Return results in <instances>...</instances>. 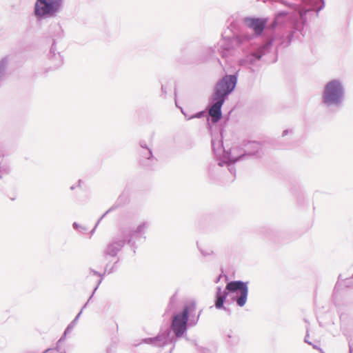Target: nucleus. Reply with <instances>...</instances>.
Instances as JSON below:
<instances>
[{"mask_svg": "<svg viewBox=\"0 0 353 353\" xmlns=\"http://www.w3.org/2000/svg\"><path fill=\"white\" fill-rule=\"evenodd\" d=\"M66 335H67V334H65V332H63V335L61 336V338L58 341L59 343H61L65 339Z\"/></svg>", "mask_w": 353, "mask_h": 353, "instance_id": "72a5a7b5", "label": "nucleus"}, {"mask_svg": "<svg viewBox=\"0 0 353 353\" xmlns=\"http://www.w3.org/2000/svg\"><path fill=\"white\" fill-rule=\"evenodd\" d=\"M224 337L227 343L230 346H235L239 342V336L231 330L224 334Z\"/></svg>", "mask_w": 353, "mask_h": 353, "instance_id": "2eb2a0df", "label": "nucleus"}, {"mask_svg": "<svg viewBox=\"0 0 353 353\" xmlns=\"http://www.w3.org/2000/svg\"><path fill=\"white\" fill-rule=\"evenodd\" d=\"M91 274L94 276H99V279H97V281H96V286L94 288L93 292H92L91 296L89 297L88 301L84 304L83 308H85L87 307L88 303L91 301L95 292L97 291V290L98 289L99 286L100 285V284L101 283V282L103 279V274H101L100 272H99L93 269H90V274Z\"/></svg>", "mask_w": 353, "mask_h": 353, "instance_id": "dca6fc26", "label": "nucleus"}, {"mask_svg": "<svg viewBox=\"0 0 353 353\" xmlns=\"http://www.w3.org/2000/svg\"><path fill=\"white\" fill-rule=\"evenodd\" d=\"M42 353H54V350H53V348H48Z\"/></svg>", "mask_w": 353, "mask_h": 353, "instance_id": "c9c22d12", "label": "nucleus"}, {"mask_svg": "<svg viewBox=\"0 0 353 353\" xmlns=\"http://www.w3.org/2000/svg\"><path fill=\"white\" fill-rule=\"evenodd\" d=\"M289 132H292V130H285L283 131L282 132V136L283 137H285L286 136L287 134H288Z\"/></svg>", "mask_w": 353, "mask_h": 353, "instance_id": "4c0bfd02", "label": "nucleus"}, {"mask_svg": "<svg viewBox=\"0 0 353 353\" xmlns=\"http://www.w3.org/2000/svg\"><path fill=\"white\" fill-rule=\"evenodd\" d=\"M174 94H175V96L176 95V90H174Z\"/></svg>", "mask_w": 353, "mask_h": 353, "instance_id": "de8ad7c7", "label": "nucleus"}, {"mask_svg": "<svg viewBox=\"0 0 353 353\" xmlns=\"http://www.w3.org/2000/svg\"><path fill=\"white\" fill-rule=\"evenodd\" d=\"M200 314H201V312H199V314L196 316H194L193 315H190L189 319H188V326H191V327L196 325L197 324L198 321H199ZM190 314H192V313Z\"/></svg>", "mask_w": 353, "mask_h": 353, "instance_id": "6ab92c4d", "label": "nucleus"}, {"mask_svg": "<svg viewBox=\"0 0 353 353\" xmlns=\"http://www.w3.org/2000/svg\"><path fill=\"white\" fill-rule=\"evenodd\" d=\"M234 294L233 299L239 307H243L248 299V282L243 281H231L227 283L225 288L222 291L221 286L216 288L214 306L218 310H223L228 314H231L230 308L224 306L228 295Z\"/></svg>", "mask_w": 353, "mask_h": 353, "instance_id": "423d86ee", "label": "nucleus"}, {"mask_svg": "<svg viewBox=\"0 0 353 353\" xmlns=\"http://www.w3.org/2000/svg\"><path fill=\"white\" fill-rule=\"evenodd\" d=\"M119 259H118L114 263L112 266H114V268H115V266L117 265V264L118 263Z\"/></svg>", "mask_w": 353, "mask_h": 353, "instance_id": "79ce46f5", "label": "nucleus"}, {"mask_svg": "<svg viewBox=\"0 0 353 353\" xmlns=\"http://www.w3.org/2000/svg\"><path fill=\"white\" fill-rule=\"evenodd\" d=\"M212 148L216 156H218L221 154V152H223V155L225 154V152H227L223 148V143L222 139H215L212 138Z\"/></svg>", "mask_w": 353, "mask_h": 353, "instance_id": "f3484780", "label": "nucleus"}, {"mask_svg": "<svg viewBox=\"0 0 353 353\" xmlns=\"http://www.w3.org/2000/svg\"><path fill=\"white\" fill-rule=\"evenodd\" d=\"M48 57L54 69L60 67L63 64V57L59 52H57L54 39H53V43L50 48Z\"/></svg>", "mask_w": 353, "mask_h": 353, "instance_id": "f8f14e48", "label": "nucleus"}, {"mask_svg": "<svg viewBox=\"0 0 353 353\" xmlns=\"http://www.w3.org/2000/svg\"><path fill=\"white\" fill-rule=\"evenodd\" d=\"M352 279H353V274L350 279H345V285L346 287H352L353 288V283H352Z\"/></svg>", "mask_w": 353, "mask_h": 353, "instance_id": "c85d7f7f", "label": "nucleus"}, {"mask_svg": "<svg viewBox=\"0 0 353 353\" xmlns=\"http://www.w3.org/2000/svg\"><path fill=\"white\" fill-rule=\"evenodd\" d=\"M312 345L313 348L316 349V350H319L323 353L322 350L320 347H319L317 345H313V344Z\"/></svg>", "mask_w": 353, "mask_h": 353, "instance_id": "ea45409f", "label": "nucleus"}, {"mask_svg": "<svg viewBox=\"0 0 353 353\" xmlns=\"http://www.w3.org/2000/svg\"><path fill=\"white\" fill-rule=\"evenodd\" d=\"M83 307H82L81 310L78 313V314L75 316V318L72 320V321L69 324V325L70 327H72V328L74 327V326L76 325L78 320H79V318L80 317L81 313H82V310H83Z\"/></svg>", "mask_w": 353, "mask_h": 353, "instance_id": "5701e85b", "label": "nucleus"}, {"mask_svg": "<svg viewBox=\"0 0 353 353\" xmlns=\"http://www.w3.org/2000/svg\"><path fill=\"white\" fill-rule=\"evenodd\" d=\"M276 7L285 6L286 9L278 12L273 26L292 17L295 30H303L307 11L314 10L318 14L325 6L323 0H276Z\"/></svg>", "mask_w": 353, "mask_h": 353, "instance_id": "7ed1b4c3", "label": "nucleus"}, {"mask_svg": "<svg viewBox=\"0 0 353 353\" xmlns=\"http://www.w3.org/2000/svg\"><path fill=\"white\" fill-rule=\"evenodd\" d=\"M50 28L54 30V37H61L63 35V30L59 23H55L50 25Z\"/></svg>", "mask_w": 353, "mask_h": 353, "instance_id": "a211bd4d", "label": "nucleus"}, {"mask_svg": "<svg viewBox=\"0 0 353 353\" xmlns=\"http://www.w3.org/2000/svg\"><path fill=\"white\" fill-rule=\"evenodd\" d=\"M74 189H75V185H72V186L70 187V190H74Z\"/></svg>", "mask_w": 353, "mask_h": 353, "instance_id": "37998d69", "label": "nucleus"}, {"mask_svg": "<svg viewBox=\"0 0 353 353\" xmlns=\"http://www.w3.org/2000/svg\"><path fill=\"white\" fill-rule=\"evenodd\" d=\"M72 227L74 230H77L78 232H79L82 234L88 230L87 227H85L84 225H81L79 223H77V222H74L72 223Z\"/></svg>", "mask_w": 353, "mask_h": 353, "instance_id": "412c9836", "label": "nucleus"}, {"mask_svg": "<svg viewBox=\"0 0 353 353\" xmlns=\"http://www.w3.org/2000/svg\"><path fill=\"white\" fill-rule=\"evenodd\" d=\"M149 223L143 221L137 228L124 227L120 230V234L125 243H127L132 250L134 254L136 253L139 245L143 243L146 239L145 232L149 227Z\"/></svg>", "mask_w": 353, "mask_h": 353, "instance_id": "0eeeda50", "label": "nucleus"}, {"mask_svg": "<svg viewBox=\"0 0 353 353\" xmlns=\"http://www.w3.org/2000/svg\"><path fill=\"white\" fill-rule=\"evenodd\" d=\"M177 302V292H175L170 299L169 304L174 306Z\"/></svg>", "mask_w": 353, "mask_h": 353, "instance_id": "393cba45", "label": "nucleus"}, {"mask_svg": "<svg viewBox=\"0 0 353 353\" xmlns=\"http://www.w3.org/2000/svg\"><path fill=\"white\" fill-rule=\"evenodd\" d=\"M308 337H309V334H308V331H307V334L305 336L304 341H305V343H306L309 345H312V342L308 341Z\"/></svg>", "mask_w": 353, "mask_h": 353, "instance_id": "2f4dec72", "label": "nucleus"}, {"mask_svg": "<svg viewBox=\"0 0 353 353\" xmlns=\"http://www.w3.org/2000/svg\"><path fill=\"white\" fill-rule=\"evenodd\" d=\"M350 353H353V341H349Z\"/></svg>", "mask_w": 353, "mask_h": 353, "instance_id": "f704fd0d", "label": "nucleus"}, {"mask_svg": "<svg viewBox=\"0 0 353 353\" xmlns=\"http://www.w3.org/2000/svg\"><path fill=\"white\" fill-rule=\"evenodd\" d=\"M125 243L120 232L115 235L106 245L103 250V256L108 257H116L119 252L124 247Z\"/></svg>", "mask_w": 353, "mask_h": 353, "instance_id": "9d476101", "label": "nucleus"}, {"mask_svg": "<svg viewBox=\"0 0 353 353\" xmlns=\"http://www.w3.org/2000/svg\"><path fill=\"white\" fill-rule=\"evenodd\" d=\"M200 252L203 256H210L213 253L211 250H204L203 249H200Z\"/></svg>", "mask_w": 353, "mask_h": 353, "instance_id": "cd10ccee", "label": "nucleus"}, {"mask_svg": "<svg viewBox=\"0 0 353 353\" xmlns=\"http://www.w3.org/2000/svg\"><path fill=\"white\" fill-rule=\"evenodd\" d=\"M110 266V263H107L105 265V270H104V272L103 273V276L105 274H111L112 272H113L114 271V266H111L110 268H109Z\"/></svg>", "mask_w": 353, "mask_h": 353, "instance_id": "b1692460", "label": "nucleus"}, {"mask_svg": "<svg viewBox=\"0 0 353 353\" xmlns=\"http://www.w3.org/2000/svg\"><path fill=\"white\" fill-rule=\"evenodd\" d=\"M80 183H81V180H79V181H78V186L80 185Z\"/></svg>", "mask_w": 353, "mask_h": 353, "instance_id": "a18cd8bd", "label": "nucleus"}, {"mask_svg": "<svg viewBox=\"0 0 353 353\" xmlns=\"http://www.w3.org/2000/svg\"><path fill=\"white\" fill-rule=\"evenodd\" d=\"M64 0H36L34 15L37 20L56 17L62 10Z\"/></svg>", "mask_w": 353, "mask_h": 353, "instance_id": "6e6552de", "label": "nucleus"}, {"mask_svg": "<svg viewBox=\"0 0 353 353\" xmlns=\"http://www.w3.org/2000/svg\"><path fill=\"white\" fill-rule=\"evenodd\" d=\"M181 108V112L185 115V117H186V119H188V118L189 117L188 115H187L183 110V109Z\"/></svg>", "mask_w": 353, "mask_h": 353, "instance_id": "a19ab883", "label": "nucleus"}, {"mask_svg": "<svg viewBox=\"0 0 353 353\" xmlns=\"http://www.w3.org/2000/svg\"><path fill=\"white\" fill-rule=\"evenodd\" d=\"M60 344H61V343H59V341L57 342L56 347H55V348L53 349V350H54V352L56 351L57 352H59L61 351Z\"/></svg>", "mask_w": 353, "mask_h": 353, "instance_id": "7c9ffc66", "label": "nucleus"}, {"mask_svg": "<svg viewBox=\"0 0 353 353\" xmlns=\"http://www.w3.org/2000/svg\"><path fill=\"white\" fill-rule=\"evenodd\" d=\"M124 203V198H123V195H121L118 197L117 201L115 202L114 204H113V205L110 208L101 216V218L98 220L97 223H96L94 228L92 229V230L91 231V234H93V233L94 232V230L97 228V226L98 225V224L99 223V222L102 220V219H103L108 213L115 210L116 209L120 208L123 203Z\"/></svg>", "mask_w": 353, "mask_h": 353, "instance_id": "4468645a", "label": "nucleus"}, {"mask_svg": "<svg viewBox=\"0 0 353 353\" xmlns=\"http://www.w3.org/2000/svg\"><path fill=\"white\" fill-rule=\"evenodd\" d=\"M139 164L144 168L150 169L157 162L154 157L152 149H141L139 151Z\"/></svg>", "mask_w": 353, "mask_h": 353, "instance_id": "9b49d317", "label": "nucleus"}, {"mask_svg": "<svg viewBox=\"0 0 353 353\" xmlns=\"http://www.w3.org/2000/svg\"><path fill=\"white\" fill-rule=\"evenodd\" d=\"M161 92L163 95H165L167 94L165 87L163 85H161Z\"/></svg>", "mask_w": 353, "mask_h": 353, "instance_id": "e433bc0d", "label": "nucleus"}, {"mask_svg": "<svg viewBox=\"0 0 353 353\" xmlns=\"http://www.w3.org/2000/svg\"><path fill=\"white\" fill-rule=\"evenodd\" d=\"M345 87L339 79L328 81L321 95V105L330 113H337L343 107L345 101Z\"/></svg>", "mask_w": 353, "mask_h": 353, "instance_id": "39448f33", "label": "nucleus"}, {"mask_svg": "<svg viewBox=\"0 0 353 353\" xmlns=\"http://www.w3.org/2000/svg\"><path fill=\"white\" fill-rule=\"evenodd\" d=\"M243 159V155H239L237 157H233L230 152H225L223 155V159H219L214 161L210 163L208 167L210 174H212L215 172V168L218 167H222L223 165H227L228 167L229 172L234 176L236 174V168L234 164L241 160Z\"/></svg>", "mask_w": 353, "mask_h": 353, "instance_id": "1a4fd4ad", "label": "nucleus"}, {"mask_svg": "<svg viewBox=\"0 0 353 353\" xmlns=\"http://www.w3.org/2000/svg\"><path fill=\"white\" fill-rule=\"evenodd\" d=\"M196 350L200 353H210V350L205 347L199 346L196 343H194Z\"/></svg>", "mask_w": 353, "mask_h": 353, "instance_id": "a878e982", "label": "nucleus"}, {"mask_svg": "<svg viewBox=\"0 0 353 353\" xmlns=\"http://www.w3.org/2000/svg\"><path fill=\"white\" fill-rule=\"evenodd\" d=\"M339 279H342V276H341V275H339Z\"/></svg>", "mask_w": 353, "mask_h": 353, "instance_id": "49530a36", "label": "nucleus"}, {"mask_svg": "<svg viewBox=\"0 0 353 353\" xmlns=\"http://www.w3.org/2000/svg\"><path fill=\"white\" fill-rule=\"evenodd\" d=\"M139 144H140L141 149H150L148 146V145L146 144L145 141H141Z\"/></svg>", "mask_w": 353, "mask_h": 353, "instance_id": "c756f323", "label": "nucleus"}, {"mask_svg": "<svg viewBox=\"0 0 353 353\" xmlns=\"http://www.w3.org/2000/svg\"><path fill=\"white\" fill-rule=\"evenodd\" d=\"M245 149L244 152L241 155L252 156L256 154L261 149L260 144L256 141H248L244 144Z\"/></svg>", "mask_w": 353, "mask_h": 353, "instance_id": "ddd939ff", "label": "nucleus"}, {"mask_svg": "<svg viewBox=\"0 0 353 353\" xmlns=\"http://www.w3.org/2000/svg\"><path fill=\"white\" fill-rule=\"evenodd\" d=\"M59 353H66L65 350L63 351H60Z\"/></svg>", "mask_w": 353, "mask_h": 353, "instance_id": "c03bdc74", "label": "nucleus"}, {"mask_svg": "<svg viewBox=\"0 0 353 353\" xmlns=\"http://www.w3.org/2000/svg\"><path fill=\"white\" fill-rule=\"evenodd\" d=\"M205 111H200L193 115L189 116V117L188 118V120H190V119H192L194 118L201 119V118L205 117Z\"/></svg>", "mask_w": 353, "mask_h": 353, "instance_id": "4be33fe9", "label": "nucleus"}, {"mask_svg": "<svg viewBox=\"0 0 353 353\" xmlns=\"http://www.w3.org/2000/svg\"><path fill=\"white\" fill-rule=\"evenodd\" d=\"M237 83V75L225 74L215 84L207 107L208 112V125L210 121L217 123L222 119L221 108L229 95L234 90Z\"/></svg>", "mask_w": 353, "mask_h": 353, "instance_id": "20e7f679", "label": "nucleus"}, {"mask_svg": "<svg viewBox=\"0 0 353 353\" xmlns=\"http://www.w3.org/2000/svg\"><path fill=\"white\" fill-rule=\"evenodd\" d=\"M12 168L8 163H1V176L3 174H9L11 172Z\"/></svg>", "mask_w": 353, "mask_h": 353, "instance_id": "aec40b11", "label": "nucleus"}, {"mask_svg": "<svg viewBox=\"0 0 353 353\" xmlns=\"http://www.w3.org/2000/svg\"><path fill=\"white\" fill-rule=\"evenodd\" d=\"M196 310V304L191 302L184 305L181 312L175 314L172 318L170 327L159 332L156 336L141 340L137 346L143 348L144 345H149L150 349L163 347L169 343H174L176 339L181 338L188 330V319L190 314Z\"/></svg>", "mask_w": 353, "mask_h": 353, "instance_id": "f03ea898", "label": "nucleus"}, {"mask_svg": "<svg viewBox=\"0 0 353 353\" xmlns=\"http://www.w3.org/2000/svg\"><path fill=\"white\" fill-rule=\"evenodd\" d=\"M73 330V328L72 327H70L69 325L67 326L66 329L65 330L64 332L65 334H68L70 333L72 330Z\"/></svg>", "mask_w": 353, "mask_h": 353, "instance_id": "473e14b6", "label": "nucleus"}, {"mask_svg": "<svg viewBox=\"0 0 353 353\" xmlns=\"http://www.w3.org/2000/svg\"><path fill=\"white\" fill-rule=\"evenodd\" d=\"M222 277V274H219L216 278V279L214 280V283H217L219 282V281L221 280Z\"/></svg>", "mask_w": 353, "mask_h": 353, "instance_id": "58836bf2", "label": "nucleus"}, {"mask_svg": "<svg viewBox=\"0 0 353 353\" xmlns=\"http://www.w3.org/2000/svg\"><path fill=\"white\" fill-rule=\"evenodd\" d=\"M228 26L221 34V39L214 47H209L206 53L214 55L217 52L222 58H227L234 54L235 50H241L247 54V44L249 36L241 30L243 19L232 16L228 19Z\"/></svg>", "mask_w": 353, "mask_h": 353, "instance_id": "f257e3e1", "label": "nucleus"}, {"mask_svg": "<svg viewBox=\"0 0 353 353\" xmlns=\"http://www.w3.org/2000/svg\"><path fill=\"white\" fill-rule=\"evenodd\" d=\"M8 63V59L6 57L1 59V76L3 75V72L5 68L6 65Z\"/></svg>", "mask_w": 353, "mask_h": 353, "instance_id": "bb28decb", "label": "nucleus"}]
</instances>
